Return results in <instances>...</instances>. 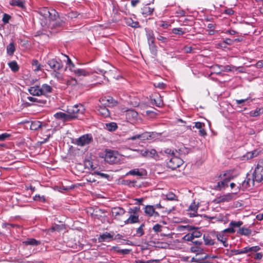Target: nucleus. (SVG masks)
Masks as SVG:
<instances>
[{
    "label": "nucleus",
    "instance_id": "nucleus-1",
    "mask_svg": "<svg viewBox=\"0 0 263 263\" xmlns=\"http://www.w3.org/2000/svg\"><path fill=\"white\" fill-rule=\"evenodd\" d=\"M146 36L151 53L156 56L157 53V47L155 44V36L154 31L151 29H146Z\"/></svg>",
    "mask_w": 263,
    "mask_h": 263
},
{
    "label": "nucleus",
    "instance_id": "nucleus-2",
    "mask_svg": "<svg viewBox=\"0 0 263 263\" xmlns=\"http://www.w3.org/2000/svg\"><path fill=\"white\" fill-rule=\"evenodd\" d=\"M85 108L83 105L79 104L69 107L67 109V112L70 114L74 119L79 118L80 116L83 114Z\"/></svg>",
    "mask_w": 263,
    "mask_h": 263
},
{
    "label": "nucleus",
    "instance_id": "nucleus-3",
    "mask_svg": "<svg viewBox=\"0 0 263 263\" xmlns=\"http://www.w3.org/2000/svg\"><path fill=\"white\" fill-rule=\"evenodd\" d=\"M183 164V160L177 155H174L170 158L168 161L167 162V166L174 170L179 167Z\"/></svg>",
    "mask_w": 263,
    "mask_h": 263
},
{
    "label": "nucleus",
    "instance_id": "nucleus-4",
    "mask_svg": "<svg viewBox=\"0 0 263 263\" xmlns=\"http://www.w3.org/2000/svg\"><path fill=\"white\" fill-rule=\"evenodd\" d=\"M40 13L45 19L54 20L57 18V12L54 9L49 10L48 8H43L40 10Z\"/></svg>",
    "mask_w": 263,
    "mask_h": 263
},
{
    "label": "nucleus",
    "instance_id": "nucleus-5",
    "mask_svg": "<svg viewBox=\"0 0 263 263\" xmlns=\"http://www.w3.org/2000/svg\"><path fill=\"white\" fill-rule=\"evenodd\" d=\"M253 177H254V179L257 182H260L263 181V162H259L257 166L256 167L254 173L253 174Z\"/></svg>",
    "mask_w": 263,
    "mask_h": 263
},
{
    "label": "nucleus",
    "instance_id": "nucleus-6",
    "mask_svg": "<svg viewBox=\"0 0 263 263\" xmlns=\"http://www.w3.org/2000/svg\"><path fill=\"white\" fill-rule=\"evenodd\" d=\"M92 140L93 139L92 135L91 134H87L77 139L74 143L78 146H84L85 145L90 143Z\"/></svg>",
    "mask_w": 263,
    "mask_h": 263
},
{
    "label": "nucleus",
    "instance_id": "nucleus-7",
    "mask_svg": "<svg viewBox=\"0 0 263 263\" xmlns=\"http://www.w3.org/2000/svg\"><path fill=\"white\" fill-rule=\"evenodd\" d=\"M255 181H256L254 179V177H253V175H251L248 174L245 179L240 185L239 187L242 190H247L250 187L254 186Z\"/></svg>",
    "mask_w": 263,
    "mask_h": 263
},
{
    "label": "nucleus",
    "instance_id": "nucleus-8",
    "mask_svg": "<svg viewBox=\"0 0 263 263\" xmlns=\"http://www.w3.org/2000/svg\"><path fill=\"white\" fill-rule=\"evenodd\" d=\"M104 160L109 164L118 162L119 159L117 157V153L113 151H107L105 155Z\"/></svg>",
    "mask_w": 263,
    "mask_h": 263
},
{
    "label": "nucleus",
    "instance_id": "nucleus-9",
    "mask_svg": "<svg viewBox=\"0 0 263 263\" xmlns=\"http://www.w3.org/2000/svg\"><path fill=\"white\" fill-rule=\"evenodd\" d=\"M153 133L150 132H144L141 134H137L128 138V140H135L140 139L142 141L151 139L153 137Z\"/></svg>",
    "mask_w": 263,
    "mask_h": 263
},
{
    "label": "nucleus",
    "instance_id": "nucleus-10",
    "mask_svg": "<svg viewBox=\"0 0 263 263\" xmlns=\"http://www.w3.org/2000/svg\"><path fill=\"white\" fill-rule=\"evenodd\" d=\"M47 64L54 72L59 71L63 68V65L61 62L58 61L54 59L48 60Z\"/></svg>",
    "mask_w": 263,
    "mask_h": 263
},
{
    "label": "nucleus",
    "instance_id": "nucleus-11",
    "mask_svg": "<svg viewBox=\"0 0 263 263\" xmlns=\"http://www.w3.org/2000/svg\"><path fill=\"white\" fill-rule=\"evenodd\" d=\"M100 103L103 106L110 107L116 105L117 104V101L111 97H107L102 98L100 100Z\"/></svg>",
    "mask_w": 263,
    "mask_h": 263
},
{
    "label": "nucleus",
    "instance_id": "nucleus-12",
    "mask_svg": "<svg viewBox=\"0 0 263 263\" xmlns=\"http://www.w3.org/2000/svg\"><path fill=\"white\" fill-rule=\"evenodd\" d=\"M125 116L128 122H134L137 119L138 114L137 111L131 109L127 110Z\"/></svg>",
    "mask_w": 263,
    "mask_h": 263
},
{
    "label": "nucleus",
    "instance_id": "nucleus-13",
    "mask_svg": "<svg viewBox=\"0 0 263 263\" xmlns=\"http://www.w3.org/2000/svg\"><path fill=\"white\" fill-rule=\"evenodd\" d=\"M114 239V232L112 234L108 232H105L100 235L98 238L99 242L110 241Z\"/></svg>",
    "mask_w": 263,
    "mask_h": 263
},
{
    "label": "nucleus",
    "instance_id": "nucleus-14",
    "mask_svg": "<svg viewBox=\"0 0 263 263\" xmlns=\"http://www.w3.org/2000/svg\"><path fill=\"white\" fill-rule=\"evenodd\" d=\"M260 250V248L258 246H253V247H247L242 249L240 250V254H247L248 253H253V252H257L259 250Z\"/></svg>",
    "mask_w": 263,
    "mask_h": 263
},
{
    "label": "nucleus",
    "instance_id": "nucleus-15",
    "mask_svg": "<svg viewBox=\"0 0 263 263\" xmlns=\"http://www.w3.org/2000/svg\"><path fill=\"white\" fill-rule=\"evenodd\" d=\"M153 97L154 98L151 99L152 104L159 107H162L163 105V102L161 96L159 94H156Z\"/></svg>",
    "mask_w": 263,
    "mask_h": 263
},
{
    "label": "nucleus",
    "instance_id": "nucleus-16",
    "mask_svg": "<svg viewBox=\"0 0 263 263\" xmlns=\"http://www.w3.org/2000/svg\"><path fill=\"white\" fill-rule=\"evenodd\" d=\"M28 91L32 96H40L42 95L41 87L39 85L30 87L28 89Z\"/></svg>",
    "mask_w": 263,
    "mask_h": 263
},
{
    "label": "nucleus",
    "instance_id": "nucleus-17",
    "mask_svg": "<svg viewBox=\"0 0 263 263\" xmlns=\"http://www.w3.org/2000/svg\"><path fill=\"white\" fill-rule=\"evenodd\" d=\"M154 11V8L151 7L149 4L146 5L141 9V13L144 16L151 15Z\"/></svg>",
    "mask_w": 263,
    "mask_h": 263
},
{
    "label": "nucleus",
    "instance_id": "nucleus-18",
    "mask_svg": "<svg viewBox=\"0 0 263 263\" xmlns=\"http://www.w3.org/2000/svg\"><path fill=\"white\" fill-rule=\"evenodd\" d=\"M230 181V179L226 178L222 181L218 182L216 186H215V189L216 190H221L222 189L227 187L228 186V183Z\"/></svg>",
    "mask_w": 263,
    "mask_h": 263
},
{
    "label": "nucleus",
    "instance_id": "nucleus-19",
    "mask_svg": "<svg viewBox=\"0 0 263 263\" xmlns=\"http://www.w3.org/2000/svg\"><path fill=\"white\" fill-rule=\"evenodd\" d=\"M131 175L133 176H143L146 175V172L144 170H139L138 168H135L127 172L126 175Z\"/></svg>",
    "mask_w": 263,
    "mask_h": 263
},
{
    "label": "nucleus",
    "instance_id": "nucleus-20",
    "mask_svg": "<svg viewBox=\"0 0 263 263\" xmlns=\"http://www.w3.org/2000/svg\"><path fill=\"white\" fill-rule=\"evenodd\" d=\"M11 6H17L22 9L26 8L25 2L24 0H11L9 3Z\"/></svg>",
    "mask_w": 263,
    "mask_h": 263
},
{
    "label": "nucleus",
    "instance_id": "nucleus-21",
    "mask_svg": "<svg viewBox=\"0 0 263 263\" xmlns=\"http://www.w3.org/2000/svg\"><path fill=\"white\" fill-rule=\"evenodd\" d=\"M99 113L104 117H108L110 115L109 111L106 106H103L101 104L98 106Z\"/></svg>",
    "mask_w": 263,
    "mask_h": 263
},
{
    "label": "nucleus",
    "instance_id": "nucleus-22",
    "mask_svg": "<svg viewBox=\"0 0 263 263\" xmlns=\"http://www.w3.org/2000/svg\"><path fill=\"white\" fill-rule=\"evenodd\" d=\"M40 87L42 94L43 96H46L48 93H51L53 90L52 87L47 84H43Z\"/></svg>",
    "mask_w": 263,
    "mask_h": 263
},
{
    "label": "nucleus",
    "instance_id": "nucleus-23",
    "mask_svg": "<svg viewBox=\"0 0 263 263\" xmlns=\"http://www.w3.org/2000/svg\"><path fill=\"white\" fill-rule=\"evenodd\" d=\"M43 126H46L45 124H43L41 121L35 120L31 122L30 128L31 130H36Z\"/></svg>",
    "mask_w": 263,
    "mask_h": 263
},
{
    "label": "nucleus",
    "instance_id": "nucleus-24",
    "mask_svg": "<svg viewBox=\"0 0 263 263\" xmlns=\"http://www.w3.org/2000/svg\"><path fill=\"white\" fill-rule=\"evenodd\" d=\"M198 203L196 204L195 202H193V203H191L188 209V211L193 212V213H190V216L191 217H193L197 216L196 213L198 209Z\"/></svg>",
    "mask_w": 263,
    "mask_h": 263
},
{
    "label": "nucleus",
    "instance_id": "nucleus-25",
    "mask_svg": "<svg viewBox=\"0 0 263 263\" xmlns=\"http://www.w3.org/2000/svg\"><path fill=\"white\" fill-rule=\"evenodd\" d=\"M139 222V215H130L128 218L125 221V224H133L138 223Z\"/></svg>",
    "mask_w": 263,
    "mask_h": 263
},
{
    "label": "nucleus",
    "instance_id": "nucleus-26",
    "mask_svg": "<svg viewBox=\"0 0 263 263\" xmlns=\"http://www.w3.org/2000/svg\"><path fill=\"white\" fill-rule=\"evenodd\" d=\"M218 68L219 70V71L216 72L217 74H219L222 71H231L233 69L232 68H235L234 66H231L230 65H225V66H222V65H216L214 68Z\"/></svg>",
    "mask_w": 263,
    "mask_h": 263
},
{
    "label": "nucleus",
    "instance_id": "nucleus-27",
    "mask_svg": "<svg viewBox=\"0 0 263 263\" xmlns=\"http://www.w3.org/2000/svg\"><path fill=\"white\" fill-rule=\"evenodd\" d=\"M141 154L144 156H147L150 157H154L157 154V152L154 149H142L141 151Z\"/></svg>",
    "mask_w": 263,
    "mask_h": 263
},
{
    "label": "nucleus",
    "instance_id": "nucleus-28",
    "mask_svg": "<svg viewBox=\"0 0 263 263\" xmlns=\"http://www.w3.org/2000/svg\"><path fill=\"white\" fill-rule=\"evenodd\" d=\"M155 208L153 205H147L144 209V213L149 217L154 216Z\"/></svg>",
    "mask_w": 263,
    "mask_h": 263
},
{
    "label": "nucleus",
    "instance_id": "nucleus-29",
    "mask_svg": "<svg viewBox=\"0 0 263 263\" xmlns=\"http://www.w3.org/2000/svg\"><path fill=\"white\" fill-rule=\"evenodd\" d=\"M252 232L251 230L250 229L242 227L240 228L237 231V233L241 235L249 236Z\"/></svg>",
    "mask_w": 263,
    "mask_h": 263
},
{
    "label": "nucleus",
    "instance_id": "nucleus-30",
    "mask_svg": "<svg viewBox=\"0 0 263 263\" xmlns=\"http://www.w3.org/2000/svg\"><path fill=\"white\" fill-rule=\"evenodd\" d=\"M233 197V194L232 193H228L226 195L220 196L218 198L219 202H229L231 201Z\"/></svg>",
    "mask_w": 263,
    "mask_h": 263
},
{
    "label": "nucleus",
    "instance_id": "nucleus-31",
    "mask_svg": "<svg viewBox=\"0 0 263 263\" xmlns=\"http://www.w3.org/2000/svg\"><path fill=\"white\" fill-rule=\"evenodd\" d=\"M104 128L109 132H114L117 129L118 126L115 122H110L106 123Z\"/></svg>",
    "mask_w": 263,
    "mask_h": 263
},
{
    "label": "nucleus",
    "instance_id": "nucleus-32",
    "mask_svg": "<svg viewBox=\"0 0 263 263\" xmlns=\"http://www.w3.org/2000/svg\"><path fill=\"white\" fill-rule=\"evenodd\" d=\"M63 83L66 84L67 86L71 87L75 86L78 84L77 80L76 79L71 77L65 80Z\"/></svg>",
    "mask_w": 263,
    "mask_h": 263
},
{
    "label": "nucleus",
    "instance_id": "nucleus-33",
    "mask_svg": "<svg viewBox=\"0 0 263 263\" xmlns=\"http://www.w3.org/2000/svg\"><path fill=\"white\" fill-rule=\"evenodd\" d=\"M64 56L67 58V68H68L70 71L74 73V70L77 69L75 67L74 64L67 55H64Z\"/></svg>",
    "mask_w": 263,
    "mask_h": 263
},
{
    "label": "nucleus",
    "instance_id": "nucleus-34",
    "mask_svg": "<svg viewBox=\"0 0 263 263\" xmlns=\"http://www.w3.org/2000/svg\"><path fill=\"white\" fill-rule=\"evenodd\" d=\"M27 98L29 101L33 102H36L41 105L46 104L47 102V100L45 99H39L33 97H27Z\"/></svg>",
    "mask_w": 263,
    "mask_h": 263
},
{
    "label": "nucleus",
    "instance_id": "nucleus-35",
    "mask_svg": "<svg viewBox=\"0 0 263 263\" xmlns=\"http://www.w3.org/2000/svg\"><path fill=\"white\" fill-rule=\"evenodd\" d=\"M126 24L133 28H138L140 27L139 23L137 21H134L131 18H125Z\"/></svg>",
    "mask_w": 263,
    "mask_h": 263
},
{
    "label": "nucleus",
    "instance_id": "nucleus-36",
    "mask_svg": "<svg viewBox=\"0 0 263 263\" xmlns=\"http://www.w3.org/2000/svg\"><path fill=\"white\" fill-rule=\"evenodd\" d=\"M125 212L124 209L120 207L114 208L112 211V214L115 216L123 215Z\"/></svg>",
    "mask_w": 263,
    "mask_h": 263
},
{
    "label": "nucleus",
    "instance_id": "nucleus-37",
    "mask_svg": "<svg viewBox=\"0 0 263 263\" xmlns=\"http://www.w3.org/2000/svg\"><path fill=\"white\" fill-rule=\"evenodd\" d=\"M15 50V44L13 42H12L7 46V53L9 55H12Z\"/></svg>",
    "mask_w": 263,
    "mask_h": 263
},
{
    "label": "nucleus",
    "instance_id": "nucleus-38",
    "mask_svg": "<svg viewBox=\"0 0 263 263\" xmlns=\"http://www.w3.org/2000/svg\"><path fill=\"white\" fill-rule=\"evenodd\" d=\"M262 113V108H256L255 110L250 111L249 112V115L251 117H257L260 116Z\"/></svg>",
    "mask_w": 263,
    "mask_h": 263
},
{
    "label": "nucleus",
    "instance_id": "nucleus-39",
    "mask_svg": "<svg viewBox=\"0 0 263 263\" xmlns=\"http://www.w3.org/2000/svg\"><path fill=\"white\" fill-rule=\"evenodd\" d=\"M188 153L189 149L185 147H181L178 149V151L176 150V155L178 154L177 156L179 157L185 155L186 154H188Z\"/></svg>",
    "mask_w": 263,
    "mask_h": 263
},
{
    "label": "nucleus",
    "instance_id": "nucleus-40",
    "mask_svg": "<svg viewBox=\"0 0 263 263\" xmlns=\"http://www.w3.org/2000/svg\"><path fill=\"white\" fill-rule=\"evenodd\" d=\"M9 67L13 72H16L19 69V66L16 61H11L8 63Z\"/></svg>",
    "mask_w": 263,
    "mask_h": 263
},
{
    "label": "nucleus",
    "instance_id": "nucleus-41",
    "mask_svg": "<svg viewBox=\"0 0 263 263\" xmlns=\"http://www.w3.org/2000/svg\"><path fill=\"white\" fill-rule=\"evenodd\" d=\"M75 75L80 76H87L88 75V72L83 69H77L74 70L73 73Z\"/></svg>",
    "mask_w": 263,
    "mask_h": 263
},
{
    "label": "nucleus",
    "instance_id": "nucleus-42",
    "mask_svg": "<svg viewBox=\"0 0 263 263\" xmlns=\"http://www.w3.org/2000/svg\"><path fill=\"white\" fill-rule=\"evenodd\" d=\"M32 68L34 71H38L41 70V65L39 64V62L36 60H34L32 62Z\"/></svg>",
    "mask_w": 263,
    "mask_h": 263
},
{
    "label": "nucleus",
    "instance_id": "nucleus-43",
    "mask_svg": "<svg viewBox=\"0 0 263 263\" xmlns=\"http://www.w3.org/2000/svg\"><path fill=\"white\" fill-rule=\"evenodd\" d=\"M112 249L117 252L123 255L128 254L131 251L129 249H119L118 247H112Z\"/></svg>",
    "mask_w": 263,
    "mask_h": 263
},
{
    "label": "nucleus",
    "instance_id": "nucleus-44",
    "mask_svg": "<svg viewBox=\"0 0 263 263\" xmlns=\"http://www.w3.org/2000/svg\"><path fill=\"white\" fill-rule=\"evenodd\" d=\"M203 240L205 245H213L215 243L214 240L212 239L209 236H203Z\"/></svg>",
    "mask_w": 263,
    "mask_h": 263
},
{
    "label": "nucleus",
    "instance_id": "nucleus-45",
    "mask_svg": "<svg viewBox=\"0 0 263 263\" xmlns=\"http://www.w3.org/2000/svg\"><path fill=\"white\" fill-rule=\"evenodd\" d=\"M164 153L166 154V155L169 158H171L173 157L174 155H176V151L174 152V150H172L170 148H166L164 150Z\"/></svg>",
    "mask_w": 263,
    "mask_h": 263
},
{
    "label": "nucleus",
    "instance_id": "nucleus-46",
    "mask_svg": "<svg viewBox=\"0 0 263 263\" xmlns=\"http://www.w3.org/2000/svg\"><path fill=\"white\" fill-rule=\"evenodd\" d=\"M259 152L257 150H254L252 152L247 153V157L248 159H251L254 157H257L259 155Z\"/></svg>",
    "mask_w": 263,
    "mask_h": 263
},
{
    "label": "nucleus",
    "instance_id": "nucleus-47",
    "mask_svg": "<svg viewBox=\"0 0 263 263\" xmlns=\"http://www.w3.org/2000/svg\"><path fill=\"white\" fill-rule=\"evenodd\" d=\"M160 260L158 259H151L148 260H143L138 259L135 260V263H159Z\"/></svg>",
    "mask_w": 263,
    "mask_h": 263
},
{
    "label": "nucleus",
    "instance_id": "nucleus-48",
    "mask_svg": "<svg viewBox=\"0 0 263 263\" xmlns=\"http://www.w3.org/2000/svg\"><path fill=\"white\" fill-rule=\"evenodd\" d=\"M25 243L26 245L34 246H37L40 243V242L38 241H37L36 239L34 238L28 239L25 242Z\"/></svg>",
    "mask_w": 263,
    "mask_h": 263
},
{
    "label": "nucleus",
    "instance_id": "nucleus-49",
    "mask_svg": "<svg viewBox=\"0 0 263 263\" xmlns=\"http://www.w3.org/2000/svg\"><path fill=\"white\" fill-rule=\"evenodd\" d=\"M140 210V207L139 206H135L132 208H130L128 211V213L130 214V215H138V212Z\"/></svg>",
    "mask_w": 263,
    "mask_h": 263
},
{
    "label": "nucleus",
    "instance_id": "nucleus-50",
    "mask_svg": "<svg viewBox=\"0 0 263 263\" xmlns=\"http://www.w3.org/2000/svg\"><path fill=\"white\" fill-rule=\"evenodd\" d=\"M243 224V222L242 221H231L229 224L230 227H232L234 228L240 227Z\"/></svg>",
    "mask_w": 263,
    "mask_h": 263
},
{
    "label": "nucleus",
    "instance_id": "nucleus-51",
    "mask_svg": "<svg viewBox=\"0 0 263 263\" xmlns=\"http://www.w3.org/2000/svg\"><path fill=\"white\" fill-rule=\"evenodd\" d=\"M144 224H142L136 230V234L139 236L141 237L144 234L143 230Z\"/></svg>",
    "mask_w": 263,
    "mask_h": 263
},
{
    "label": "nucleus",
    "instance_id": "nucleus-52",
    "mask_svg": "<svg viewBox=\"0 0 263 263\" xmlns=\"http://www.w3.org/2000/svg\"><path fill=\"white\" fill-rule=\"evenodd\" d=\"M172 32V33L178 35H183L185 33V32L181 28H173Z\"/></svg>",
    "mask_w": 263,
    "mask_h": 263
},
{
    "label": "nucleus",
    "instance_id": "nucleus-53",
    "mask_svg": "<svg viewBox=\"0 0 263 263\" xmlns=\"http://www.w3.org/2000/svg\"><path fill=\"white\" fill-rule=\"evenodd\" d=\"M166 198L168 200H176L177 196L175 194L170 192L166 195Z\"/></svg>",
    "mask_w": 263,
    "mask_h": 263
},
{
    "label": "nucleus",
    "instance_id": "nucleus-54",
    "mask_svg": "<svg viewBox=\"0 0 263 263\" xmlns=\"http://www.w3.org/2000/svg\"><path fill=\"white\" fill-rule=\"evenodd\" d=\"M193 233H188L186 235H185L182 239L185 241H193V240L195 238L194 237H193Z\"/></svg>",
    "mask_w": 263,
    "mask_h": 263
},
{
    "label": "nucleus",
    "instance_id": "nucleus-55",
    "mask_svg": "<svg viewBox=\"0 0 263 263\" xmlns=\"http://www.w3.org/2000/svg\"><path fill=\"white\" fill-rule=\"evenodd\" d=\"M136 183V181H131L129 180H126L123 181V184L128 185L130 187H134L135 186V183Z\"/></svg>",
    "mask_w": 263,
    "mask_h": 263
},
{
    "label": "nucleus",
    "instance_id": "nucleus-56",
    "mask_svg": "<svg viewBox=\"0 0 263 263\" xmlns=\"http://www.w3.org/2000/svg\"><path fill=\"white\" fill-rule=\"evenodd\" d=\"M33 199L36 201H40L42 202H45V198L44 196H40V195H36L34 197Z\"/></svg>",
    "mask_w": 263,
    "mask_h": 263
},
{
    "label": "nucleus",
    "instance_id": "nucleus-57",
    "mask_svg": "<svg viewBox=\"0 0 263 263\" xmlns=\"http://www.w3.org/2000/svg\"><path fill=\"white\" fill-rule=\"evenodd\" d=\"M192 233L194 238H199L202 236V232L199 231L197 228H196V229L193 231Z\"/></svg>",
    "mask_w": 263,
    "mask_h": 263
},
{
    "label": "nucleus",
    "instance_id": "nucleus-58",
    "mask_svg": "<svg viewBox=\"0 0 263 263\" xmlns=\"http://www.w3.org/2000/svg\"><path fill=\"white\" fill-rule=\"evenodd\" d=\"M204 217H205L206 219H214L215 220V221L217 222H222L223 221L222 218H219L217 216H208L207 215H204Z\"/></svg>",
    "mask_w": 263,
    "mask_h": 263
},
{
    "label": "nucleus",
    "instance_id": "nucleus-59",
    "mask_svg": "<svg viewBox=\"0 0 263 263\" xmlns=\"http://www.w3.org/2000/svg\"><path fill=\"white\" fill-rule=\"evenodd\" d=\"M157 39L158 41H161V43L164 44H166L168 41V39L167 37L163 36L161 34H159L157 36Z\"/></svg>",
    "mask_w": 263,
    "mask_h": 263
},
{
    "label": "nucleus",
    "instance_id": "nucleus-60",
    "mask_svg": "<svg viewBox=\"0 0 263 263\" xmlns=\"http://www.w3.org/2000/svg\"><path fill=\"white\" fill-rule=\"evenodd\" d=\"M72 117L73 116H71L70 114H69L68 112H67V113H65V116L63 117V120L64 121H70L74 119V118H73Z\"/></svg>",
    "mask_w": 263,
    "mask_h": 263
},
{
    "label": "nucleus",
    "instance_id": "nucleus-61",
    "mask_svg": "<svg viewBox=\"0 0 263 263\" xmlns=\"http://www.w3.org/2000/svg\"><path fill=\"white\" fill-rule=\"evenodd\" d=\"M78 13L75 11H71L66 14V15L70 18H76L78 16Z\"/></svg>",
    "mask_w": 263,
    "mask_h": 263
},
{
    "label": "nucleus",
    "instance_id": "nucleus-62",
    "mask_svg": "<svg viewBox=\"0 0 263 263\" xmlns=\"http://www.w3.org/2000/svg\"><path fill=\"white\" fill-rule=\"evenodd\" d=\"M191 251L193 253H196L201 252L202 249L199 247V246H194L192 247L190 249Z\"/></svg>",
    "mask_w": 263,
    "mask_h": 263
},
{
    "label": "nucleus",
    "instance_id": "nucleus-63",
    "mask_svg": "<svg viewBox=\"0 0 263 263\" xmlns=\"http://www.w3.org/2000/svg\"><path fill=\"white\" fill-rule=\"evenodd\" d=\"M10 134L5 133L0 134V141H4L10 137Z\"/></svg>",
    "mask_w": 263,
    "mask_h": 263
},
{
    "label": "nucleus",
    "instance_id": "nucleus-64",
    "mask_svg": "<svg viewBox=\"0 0 263 263\" xmlns=\"http://www.w3.org/2000/svg\"><path fill=\"white\" fill-rule=\"evenodd\" d=\"M162 226L159 224H156L153 226V230L156 233L161 231Z\"/></svg>",
    "mask_w": 263,
    "mask_h": 263
}]
</instances>
